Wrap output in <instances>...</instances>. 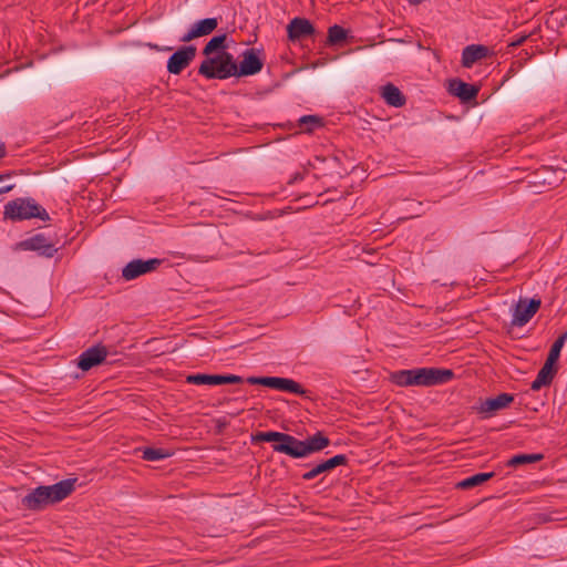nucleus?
<instances>
[{"mask_svg": "<svg viewBox=\"0 0 567 567\" xmlns=\"http://www.w3.org/2000/svg\"><path fill=\"white\" fill-rule=\"evenodd\" d=\"M243 60L237 65L231 53L218 52L214 58L202 61L198 74L208 80H225L230 76H249L259 73L264 66L262 60L257 55L255 49H247L241 54Z\"/></svg>", "mask_w": 567, "mask_h": 567, "instance_id": "nucleus-1", "label": "nucleus"}, {"mask_svg": "<svg viewBox=\"0 0 567 567\" xmlns=\"http://www.w3.org/2000/svg\"><path fill=\"white\" fill-rule=\"evenodd\" d=\"M251 442H271L275 452L286 454L293 458L307 457L330 445L329 437L320 431L305 440H299L293 435L276 431L257 432L251 435Z\"/></svg>", "mask_w": 567, "mask_h": 567, "instance_id": "nucleus-2", "label": "nucleus"}, {"mask_svg": "<svg viewBox=\"0 0 567 567\" xmlns=\"http://www.w3.org/2000/svg\"><path fill=\"white\" fill-rule=\"evenodd\" d=\"M38 256L52 258L64 246L65 228L56 213L38 205Z\"/></svg>", "mask_w": 567, "mask_h": 567, "instance_id": "nucleus-3", "label": "nucleus"}, {"mask_svg": "<svg viewBox=\"0 0 567 567\" xmlns=\"http://www.w3.org/2000/svg\"><path fill=\"white\" fill-rule=\"evenodd\" d=\"M75 478H66L49 486H38V508L66 498L75 488Z\"/></svg>", "mask_w": 567, "mask_h": 567, "instance_id": "nucleus-4", "label": "nucleus"}, {"mask_svg": "<svg viewBox=\"0 0 567 567\" xmlns=\"http://www.w3.org/2000/svg\"><path fill=\"white\" fill-rule=\"evenodd\" d=\"M413 385L417 386H432L444 384L454 378V372L451 369L441 368H419L412 369Z\"/></svg>", "mask_w": 567, "mask_h": 567, "instance_id": "nucleus-5", "label": "nucleus"}, {"mask_svg": "<svg viewBox=\"0 0 567 567\" xmlns=\"http://www.w3.org/2000/svg\"><path fill=\"white\" fill-rule=\"evenodd\" d=\"M246 382L251 385H264L278 391L305 395L307 391L297 381L280 377H248Z\"/></svg>", "mask_w": 567, "mask_h": 567, "instance_id": "nucleus-6", "label": "nucleus"}, {"mask_svg": "<svg viewBox=\"0 0 567 567\" xmlns=\"http://www.w3.org/2000/svg\"><path fill=\"white\" fill-rule=\"evenodd\" d=\"M4 219L22 221L35 218V200L33 198H16L4 205Z\"/></svg>", "mask_w": 567, "mask_h": 567, "instance_id": "nucleus-7", "label": "nucleus"}, {"mask_svg": "<svg viewBox=\"0 0 567 567\" xmlns=\"http://www.w3.org/2000/svg\"><path fill=\"white\" fill-rule=\"evenodd\" d=\"M542 300L539 298H520L514 307L512 326H525L540 308Z\"/></svg>", "mask_w": 567, "mask_h": 567, "instance_id": "nucleus-8", "label": "nucleus"}, {"mask_svg": "<svg viewBox=\"0 0 567 567\" xmlns=\"http://www.w3.org/2000/svg\"><path fill=\"white\" fill-rule=\"evenodd\" d=\"M162 264L163 260L159 258L148 260L134 259L122 269V277L127 281L133 280L142 275L156 270Z\"/></svg>", "mask_w": 567, "mask_h": 567, "instance_id": "nucleus-9", "label": "nucleus"}, {"mask_svg": "<svg viewBox=\"0 0 567 567\" xmlns=\"http://www.w3.org/2000/svg\"><path fill=\"white\" fill-rule=\"evenodd\" d=\"M196 56V47L184 45L175 51L167 61V71L171 74H179Z\"/></svg>", "mask_w": 567, "mask_h": 567, "instance_id": "nucleus-10", "label": "nucleus"}, {"mask_svg": "<svg viewBox=\"0 0 567 567\" xmlns=\"http://www.w3.org/2000/svg\"><path fill=\"white\" fill-rule=\"evenodd\" d=\"M186 382L189 384H208V385H221V384H238L244 382V378L236 374H190L186 378Z\"/></svg>", "mask_w": 567, "mask_h": 567, "instance_id": "nucleus-11", "label": "nucleus"}, {"mask_svg": "<svg viewBox=\"0 0 567 567\" xmlns=\"http://www.w3.org/2000/svg\"><path fill=\"white\" fill-rule=\"evenodd\" d=\"M107 357V349L103 344H95L83 351L78 358V368L82 371L101 364Z\"/></svg>", "mask_w": 567, "mask_h": 567, "instance_id": "nucleus-12", "label": "nucleus"}, {"mask_svg": "<svg viewBox=\"0 0 567 567\" xmlns=\"http://www.w3.org/2000/svg\"><path fill=\"white\" fill-rule=\"evenodd\" d=\"M316 29L307 18L296 17L287 25L288 39L291 42L310 38L315 34Z\"/></svg>", "mask_w": 567, "mask_h": 567, "instance_id": "nucleus-13", "label": "nucleus"}, {"mask_svg": "<svg viewBox=\"0 0 567 567\" xmlns=\"http://www.w3.org/2000/svg\"><path fill=\"white\" fill-rule=\"evenodd\" d=\"M514 401V395L509 393H501L495 398H488L480 403L478 413L484 417L492 416L495 412L506 409Z\"/></svg>", "mask_w": 567, "mask_h": 567, "instance_id": "nucleus-14", "label": "nucleus"}, {"mask_svg": "<svg viewBox=\"0 0 567 567\" xmlns=\"http://www.w3.org/2000/svg\"><path fill=\"white\" fill-rule=\"evenodd\" d=\"M348 457L344 454L334 455L319 464H317L313 468L302 474L303 481H311L319 476L320 474L327 473L336 468L337 466L347 465Z\"/></svg>", "mask_w": 567, "mask_h": 567, "instance_id": "nucleus-15", "label": "nucleus"}, {"mask_svg": "<svg viewBox=\"0 0 567 567\" xmlns=\"http://www.w3.org/2000/svg\"><path fill=\"white\" fill-rule=\"evenodd\" d=\"M218 25L216 18H206L197 21L192 29L181 38L182 42H189L196 38L210 34Z\"/></svg>", "mask_w": 567, "mask_h": 567, "instance_id": "nucleus-16", "label": "nucleus"}, {"mask_svg": "<svg viewBox=\"0 0 567 567\" xmlns=\"http://www.w3.org/2000/svg\"><path fill=\"white\" fill-rule=\"evenodd\" d=\"M449 92L463 102L474 100L478 94V87L463 82L460 79H452L449 81Z\"/></svg>", "mask_w": 567, "mask_h": 567, "instance_id": "nucleus-17", "label": "nucleus"}, {"mask_svg": "<svg viewBox=\"0 0 567 567\" xmlns=\"http://www.w3.org/2000/svg\"><path fill=\"white\" fill-rule=\"evenodd\" d=\"M558 369L555 367V363L545 361L544 365L538 371L535 380L530 384V389L533 391H538L543 386H548L551 384Z\"/></svg>", "mask_w": 567, "mask_h": 567, "instance_id": "nucleus-18", "label": "nucleus"}, {"mask_svg": "<svg viewBox=\"0 0 567 567\" xmlns=\"http://www.w3.org/2000/svg\"><path fill=\"white\" fill-rule=\"evenodd\" d=\"M488 48L482 44H471L462 51V65L471 68L477 61L485 59L488 55Z\"/></svg>", "mask_w": 567, "mask_h": 567, "instance_id": "nucleus-19", "label": "nucleus"}, {"mask_svg": "<svg viewBox=\"0 0 567 567\" xmlns=\"http://www.w3.org/2000/svg\"><path fill=\"white\" fill-rule=\"evenodd\" d=\"M381 95L390 106L402 107L406 102L404 94L392 83L382 86Z\"/></svg>", "mask_w": 567, "mask_h": 567, "instance_id": "nucleus-20", "label": "nucleus"}, {"mask_svg": "<svg viewBox=\"0 0 567 567\" xmlns=\"http://www.w3.org/2000/svg\"><path fill=\"white\" fill-rule=\"evenodd\" d=\"M494 475H495L494 472L477 473V474H474V475L458 482L456 484V487L461 488V489H470L475 486L482 485L483 483H485L488 480H491L492 477H494Z\"/></svg>", "mask_w": 567, "mask_h": 567, "instance_id": "nucleus-21", "label": "nucleus"}, {"mask_svg": "<svg viewBox=\"0 0 567 567\" xmlns=\"http://www.w3.org/2000/svg\"><path fill=\"white\" fill-rule=\"evenodd\" d=\"M226 34H219L213 37L205 45L203 50V54L206 55V59L212 58L210 54L217 50L225 51L226 48Z\"/></svg>", "mask_w": 567, "mask_h": 567, "instance_id": "nucleus-22", "label": "nucleus"}, {"mask_svg": "<svg viewBox=\"0 0 567 567\" xmlns=\"http://www.w3.org/2000/svg\"><path fill=\"white\" fill-rule=\"evenodd\" d=\"M544 458L543 454H517L507 461V466L516 467L523 464L536 463Z\"/></svg>", "mask_w": 567, "mask_h": 567, "instance_id": "nucleus-23", "label": "nucleus"}, {"mask_svg": "<svg viewBox=\"0 0 567 567\" xmlns=\"http://www.w3.org/2000/svg\"><path fill=\"white\" fill-rule=\"evenodd\" d=\"M390 380L392 383L399 386H411L413 385V373L411 370H400L391 373Z\"/></svg>", "mask_w": 567, "mask_h": 567, "instance_id": "nucleus-24", "label": "nucleus"}, {"mask_svg": "<svg viewBox=\"0 0 567 567\" xmlns=\"http://www.w3.org/2000/svg\"><path fill=\"white\" fill-rule=\"evenodd\" d=\"M567 340V330L561 333L553 343L549 353L547 355V361L553 362L556 364L557 360L559 359L560 351Z\"/></svg>", "mask_w": 567, "mask_h": 567, "instance_id": "nucleus-25", "label": "nucleus"}, {"mask_svg": "<svg viewBox=\"0 0 567 567\" xmlns=\"http://www.w3.org/2000/svg\"><path fill=\"white\" fill-rule=\"evenodd\" d=\"M171 455L172 454L164 449L145 447L142 451V458L150 462L161 461Z\"/></svg>", "mask_w": 567, "mask_h": 567, "instance_id": "nucleus-26", "label": "nucleus"}, {"mask_svg": "<svg viewBox=\"0 0 567 567\" xmlns=\"http://www.w3.org/2000/svg\"><path fill=\"white\" fill-rule=\"evenodd\" d=\"M347 38V31L338 24H333L328 29V43L329 44H338L344 41Z\"/></svg>", "mask_w": 567, "mask_h": 567, "instance_id": "nucleus-27", "label": "nucleus"}, {"mask_svg": "<svg viewBox=\"0 0 567 567\" xmlns=\"http://www.w3.org/2000/svg\"><path fill=\"white\" fill-rule=\"evenodd\" d=\"M301 126H305L306 132H311L315 127L322 125V118L317 115H305L299 120Z\"/></svg>", "mask_w": 567, "mask_h": 567, "instance_id": "nucleus-28", "label": "nucleus"}, {"mask_svg": "<svg viewBox=\"0 0 567 567\" xmlns=\"http://www.w3.org/2000/svg\"><path fill=\"white\" fill-rule=\"evenodd\" d=\"M13 250H16V251H21V250L34 251L35 250V236L17 243L13 247Z\"/></svg>", "mask_w": 567, "mask_h": 567, "instance_id": "nucleus-29", "label": "nucleus"}, {"mask_svg": "<svg viewBox=\"0 0 567 567\" xmlns=\"http://www.w3.org/2000/svg\"><path fill=\"white\" fill-rule=\"evenodd\" d=\"M29 506L35 505V489L31 491L23 499Z\"/></svg>", "mask_w": 567, "mask_h": 567, "instance_id": "nucleus-30", "label": "nucleus"}, {"mask_svg": "<svg viewBox=\"0 0 567 567\" xmlns=\"http://www.w3.org/2000/svg\"><path fill=\"white\" fill-rule=\"evenodd\" d=\"M526 39H527V35H522V37L513 40L509 43V47H514V48L519 47V45H522L525 42Z\"/></svg>", "mask_w": 567, "mask_h": 567, "instance_id": "nucleus-31", "label": "nucleus"}, {"mask_svg": "<svg viewBox=\"0 0 567 567\" xmlns=\"http://www.w3.org/2000/svg\"><path fill=\"white\" fill-rule=\"evenodd\" d=\"M301 179H303V174H301V173H295V174L292 175V177L289 179L288 184L292 185V184H295L296 182L301 181Z\"/></svg>", "mask_w": 567, "mask_h": 567, "instance_id": "nucleus-32", "label": "nucleus"}, {"mask_svg": "<svg viewBox=\"0 0 567 567\" xmlns=\"http://www.w3.org/2000/svg\"><path fill=\"white\" fill-rule=\"evenodd\" d=\"M13 187H14V185H12V184H7V185L0 186V195L10 192Z\"/></svg>", "mask_w": 567, "mask_h": 567, "instance_id": "nucleus-33", "label": "nucleus"}, {"mask_svg": "<svg viewBox=\"0 0 567 567\" xmlns=\"http://www.w3.org/2000/svg\"><path fill=\"white\" fill-rule=\"evenodd\" d=\"M7 156V147L4 142L0 141V159Z\"/></svg>", "mask_w": 567, "mask_h": 567, "instance_id": "nucleus-34", "label": "nucleus"}, {"mask_svg": "<svg viewBox=\"0 0 567 567\" xmlns=\"http://www.w3.org/2000/svg\"><path fill=\"white\" fill-rule=\"evenodd\" d=\"M214 259V256H205L203 258H200L199 260L200 261H209V260H213Z\"/></svg>", "mask_w": 567, "mask_h": 567, "instance_id": "nucleus-35", "label": "nucleus"}, {"mask_svg": "<svg viewBox=\"0 0 567 567\" xmlns=\"http://www.w3.org/2000/svg\"><path fill=\"white\" fill-rule=\"evenodd\" d=\"M9 174H0V182L4 181L6 178H9Z\"/></svg>", "mask_w": 567, "mask_h": 567, "instance_id": "nucleus-36", "label": "nucleus"}]
</instances>
